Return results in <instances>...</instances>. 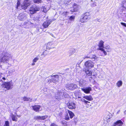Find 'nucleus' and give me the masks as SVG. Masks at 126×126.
<instances>
[{"label":"nucleus","instance_id":"obj_31","mask_svg":"<svg viewBox=\"0 0 126 126\" xmlns=\"http://www.w3.org/2000/svg\"><path fill=\"white\" fill-rule=\"evenodd\" d=\"M33 1L34 3L38 4L42 2V0H34Z\"/></svg>","mask_w":126,"mask_h":126},{"label":"nucleus","instance_id":"obj_37","mask_svg":"<svg viewBox=\"0 0 126 126\" xmlns=\"http://www.w3.org/2000/svg\"><path fill=\"white\" fill-rule=\"evenodd\" d=\"M5 124L6 126H9V121H5Z\"/></svg>","mask_w":126,"mask_h":126},{"label":"nucleus","instance_id":"obj_1","mask_svg":"<svg viewBox=\"0 0 126 126\" xmlns=\"http://www.w3.org/2000/svg\"><path fill=\"white\" fill-rule=\"evenodd\" d=\"M21 1V0H17V6L16 7V8L17 9L21 10V9H24V10H25L30 4L29 0H24L22 4L21 5V9L20 8Z\"/></svg>","mask_w":126,"mask_h":126},{"label":"nucleus","instance_id":"obj_17","mask_svg":"<svg viewBox=\"0 0 126 126\" xmlns=\"http://www.w3.org/2000/svg\"><path fill=\"white\" fill-rule=\"evenodd\" d=\"M50 20L47 21H45L43 23V25L45 28H46L48 27L49 25L51 23V21L50 22Z\"/></svg>","mask_w":126,"mask_h":126},{"label":"nucleus","instance_id":"obj_2","mask_svg":"<svg viewBox=\"0 0 126 126\" xmlns=\"http://www.w3.org/2000/svg\"><path fill=\"white\" fill-rule=\"evenodd\" d=\"M2 54L3 57L1 58L0 60L2 62L7 63L8 61L12 59V56L6 51L3 52Z\"/></svg>","mask_w":126,"mask_h":126},{"label":"nucleus","instance_id":"obj_13","mask_svg":"<svg viewBox=\"0 0 126 126\" xmlns=\"http://www.w3.org/2000/svg\"><path fill=\"white\" fill-rule=\"evenodd\" d=\"M91 90V88L90 87H87L81 89L82 91L87 94L89 93Z\"/></svg>","mask_w":126,"mask_h":126},{"label":"nucleus","instance_id":"obj_7","mask_svg":"<svg viewBox=\"0 0 126 126\" xmlns=\"http://www.w3.org/2000/svg\"><path fill=\"white\" fill-rule=\"evenodd\" d=\"M52 78L49 80L48 82L49 83H50L53 82L54 83H56L58 82V80L59 79V76L58 75H56L52 76Z\"/></svg>","mask_w":126,"mask_h":126},{"label":"nucleus","instance_id":"obj_39","mask_svg":"<svg viewBox=\"0 0 126 126\" xmlns=\"http://www.w3.org/2000/svg\"><path fill=\"white\" fill-rule=\"evenodd\" d=\"M68 13L67 12H63L62 14V15L63 16H66L67 15V13Z\"/></svg>","mask_w":126,"mask_h":126},{"label":"nucleus","instance_id":"obj_25","mask_svg":"<svg viewBox=\"0 0 126 126\" xmlns=\"http://www.w3.org/2000/svg\"><path fill=\"white\" fill-rule=\"evenodd\" d=\"M104 42L102 41H101L99 42L98 45L99 47L103 48L104 47Z\"/></svg>","mask_w":126,"mask_h":126},{"label":"nucleus","instance_id":"obj_48","mask_svg":"<svg viewBox=\"0 0 126 126\" xmlns=\"http://www.w3.org/2000/svg\"><path fill=\"white\" fill-rule=\"evenodd\" d=\"M120 110H118L117 112V114H118L119 113V112H120Z\"/></svg>","mask_w":126,"mask_h":126},{"label":"nucleus","instance_id":"obj_11","mask_svg":"<svg viewBox=\"0 0 126 126\" xmlns=\"http://www.w3.org/2000/svg\"><path fill=\"white\" fill-rule=\"evenodd\" d=\"M91 52L89 53V54H88L87 56H86L84 58H89L92 59L94 61L97 58V57L95 55L90 54Z\"/></svg>","mask_w":126,"mask_h":126},{"label":"nucleus","instance_id":"obj_10","mask_svg":"<svg viewBox=\"0 0 126 126\" xmlns=\"http://www.w3.org/2000/svg\"><path fill=\"white\" fill-rule=\"evenodd\" d=\"M68 108L70 109H75L76 108V104L73 102L69 101L67 104Z\"/></svg>","mask_w":126,"mask_h":126},{"label":"nucleus","instance_id":"obj_5","mask_svg":"<svg viewBox=\"0 0 126 126\" xmlns=\"http://www.w3.org/2000/svg\"><path fill=\"white\" fill-rule=\"evenodd\" d=\"M83 16H84L80 20V22L82 23L87 21V20L89 19L90 18V14L88 12L85 13Z\"/></svg>","mask_w":126,"mask_h":126},{"label":"nucleus","instance_id":"obj_36","mask_svg":"<svg viewBox=\"0 0 126 126\" xmlns=\"http://www.w3.org/2000/svg\"><path fill=\"white\" fill-rule=\"evenodd\" d=\"M109 47L110 46H106L105 47L106 49H108V50L107 51L108 52H110L111 51L110 49H109Z\"/></svg>","mask_w":126,"mask_h":126},{"label":"nucleus","instance_id":"obj_32","mask_svg":"<svg viewBox=\"0 0 126 126\" xmlns=\"http://www.w3.org/2000/svg\"><path fill=\"white\" fill-rule=\"evenodd\" d=\"M62 93H63L62 94V99H63V97L66 98L68 97V94L63 92H62Z\"/></svg>","mask_w":126,"mask_h":126},{"label":"nucleus","instance_id":"obj_21","mask_svg":"<svg viewBox=\"0 0 126 126\" xmlns=\"http://www.w3.org/2000/svg\"><path fill=\"white\" fill-rule=\"evenodd\" d=\"M41 10L43 12L46 13L49 10V9L47 8L45 6H42L41 8Z\"/></svg>","mask_w":126,"mask_h":126},{"label":"nucleus","instance_id":"obj_4","mask_svg":"<svg viewBox=\"0 0 126 126\" xmlns=\"http://www.w3.org/2000/svg\"><path fill=\"white\" fill-rule=\"evenodd\" d=\"M40 10V8L37 6L34 5L32 6L30 8L29 12L31 14H33Z\"/></svg>","mask_w":126,"mask_h":126},{"label":"nucleus","instance_id":"obj_24","mask_svg":"<svg viewBox=\"0 0 126 126\" xmlns=\"http://www.w3.org/2000/svg\"><path fill=\"white\" fill-rule=\"evenodd\" d=\"M85 80L82 79L80 80L79 82V86H82L85 83Z\"/></svg>","mask_w":126,"mask_h":126},{"label":"nucleus","instance_id":"obj_40","mask_svg":"<svg viewBox=\"0 0 126 126\" xmlns=\"http://www.w3.org/2000/svg\"><path fill=\"white\" fill-rule=\"evenodd\" d=\"M74 50L73 49L72 50H70V52L71 53V54H74Z\"/></svg>","mask_w":126,"mask_h":126},{"label":"nucleus","instance_id":"obj_20","mask_svg":"<svg viewBox=\"0 0 126 126\" xmlns=\"http://www.w3.org/2000/svg\"><path fill=\"white\" fill-rule=\"evenodd\" d=\"M83 97L89 101H92L93 100V98L91 95L84 96Z\"/></svg>","mask_w":126,"mask_h":126},{"label":"nucleus","instance_id":"obj_9","mask_svg":"<svg viewBox=\"0 0 126 126\" xmlns=\"http://www.w3.org/2000/svg\"><path fill=\"white\" fill-rule=\"evenodd\" d=\"M27 18V14L24 12L20 13L18 17V18L20 21H24Z\"/></svg>","mask_w":126,"mask_h":126},{"label":"nucleus","instance_id":"obj_45","mask_svg":"<svg viewBox=\"0 0 126 126\" xmlns=\"http://www.w3.org/2000/svg\"><path fill=\"white\" fill-rule=\"evenodd\" d=\"M92 6H96V4H95V3H94L92 5Z\"/></svg>","mask_w":126,"mask_h":126},{"label":"nucleus","instance_id":"obj_43","mask_svg":"<svg viewBox=\"0 0 126 126\" xmlns=\"http://www.w3.org/2000/svg\"><path fill=\"white\" fill-rule=\"evenodd\" d=\"M82 98L80 96V95H79L78 97H77V99L79 100H81V98Z\"/></svg>","mask_w":126,"mask_h":126},{"label":"nucleus","instance_id":"obj_15","mask_svg":"<svg viewBox=\"0 0 126 126\" xmlns=\"http://www.w3.org/2000/svg\"><path fill=\"white\" fill-rule=\"evenodd\" d=\"M62 94L63 93H62V92L60 91L58 92L56 94H55V97L56 98V99H58L59 100L62 99Z\"/></svg>","mask_w":126,"mask_h":126},{"label":"nucleus","instance_id":"obj_12","mask_svg":"<svg viewBox=\"0 0 126 126\" xmlns=\"http://www.w3.org/2000/svg\"><path fill=\"white\" fill-rule=\"evenodd\" d=\"M80 7L78 5H74L73 7L70 9V11L72 12H76L78 11L80 8Z\"/></svg>","mask_w":126,"mask_h":126},{"label":"nucleus","instance_id":"obj_34","mask_svg":"<svg viewBox=\"0 0 126 126\" xmlns=\"http://www.w3.org/2000/svg\"><path fill=\"white\" fill-rule=\"evenodd\" d=\"M80 100L84 102L86 104H87L88 103H90V102L85 100L83 98H81Z\"/></svg>","mask_w":126,"mask_h":126},{"label":"nucleus","instance_id":"obj_23","mask_svg":"<svg viewBox=\"0 0 126 126\" xmlns=\"http://www.w3.org/2000/svg\"><path fill=\"white\" fill-rule=\"evenodd\" d=\"M85 72L86 74V77H88L87 76H91L92 74V72L91 71H90L89 70H87L85 71Z\"/></svg>","mask_w":126,"mask_h":126},{"label":"nucleus","instance_id":"obj_30","mask_svg":"<svg viewBox=\"0 0 126 126\" xmlns=\"http://www.w3.org/2000/svg\"><path fill=\"white\" fill-rule=\"evenodd\" d=\"M122 84V82L121 80L118 81L116 83L117 86L118 87L121 86Z\"/></svg>","mask_w":126,"mask_h":126},{"label":"nucleus","instance_id":"obj_35","mask_svg":"<svg viewBox=\"0 0 126 126\" xmlns=\"http://www.w3.org/2000/svg\"><path fill=\"white\" fill-rule=\"evenodd\" d=\"M65 119V120H69V117L68 116V114L67 113V114L66 115Z\"/></svg>","mask_w":126,"mask_h":126},{"label":"nucleus","instance_id":"obj_8","mask_svg":"<svg viewBox=\"0 0 126 126\" xmlns=\"http://www.w3.org/2000/svg\"><path fill=\"white\" fill-rule=\"evenodd\" d=\"M84 66L87 69H90L94 66V63L92 61L89 60L85 62Z\"/></svg>","mask_w":126,"mask_h":126},{"label":"nucleus","instance_id":"obj_3","mask_svg":"<svg viewBox=\"0 0 126 126\" xmlns=\"http://www.w3.org/2000/svg\"><path fill=\"white\" fill-rule=\"evenodd\" d=\"M67 89L72 91L78 88L76 84L74 83H68L66 86Z\"/></svg>","mask_w":126,"mask_h":126},{"label":"nucleus","instance_id":"obj_19","mask_svg":"<svg viewBox=\"0 0 126 126\" xmlns=\"http://www.w3.org/2000/svg\"><path fill=\"white\" fill-rule=\"evenodd\" d=\"M53 45V43L52 42H49L48 43L47 45L46 46V48L47 49H50L54 48L53 47H51Z\"/></svg>","mask_w":126,"mask_h":126},{"label":"nucleus","instance_id":"obj_26","mask_svg":"<svg viewBox=\"0 0 126 126\" xmlns=\"http://www.w3.org/2000/svg\"><path fill=\"white\" fill-rule=\"evenodd\" d=\"M11 116L13 121H17V118L16 117V116L15 115L12 114L11 115Z\"/></svg>","mask_w":126,"mask_h":126},{"label":"nucleus","instance_id":"obj_41","mask_svg":"<svg viewBox=\"0 0 126 126\" xmlns=\"http://www.w3.org/2000/svg\"><path fill=\"white\" fill-rule=\"evenodd\" d=\"M50 126H58L56 124L54 123L51 124Z\"/></svg>","mask_w":126,"mask_h":126},{"label":"nucleus","instance_id":"obj_27","mask_svg":"<svg viewBox=\"0 0 126 126\" xmlns=\"http://www.w3.org/2000/svg\"><path fill=\"white\" fill-rule=\"evenodd\" d=\"M39 55H38L33 60L32 62L33 63L36 62L39 60Z\"/></svg>","mask_w":126,"mask_h":126},{"label":"nucleus","instance_id":"obj_29","mask_svg":"<svg viewBox=\"0 0 126 126\" xmlns=\"http://www.w3.org/2000/svg\"><path fill=\"white\" fill-rule=\"evenodd\" d=\"M23 99L24 101H31L32 99L30 98H28L26 96H24L23 98Z\"/></svg>","mask_w":126,"mask_h":126},{"label":"nucleus","instance_id":"obj_22","mask_svg":"<svg viewBox=\"0 0 126 126\" xmlns=\"http://www.w3.org/2000/svg\"><path fill=\"white\" fill-rule=\"evenodd\" d=\"M68 113L69 115L70 118L71 119L73 118V117L75 116V115L73 113L72 111L69 110H68Z\"/></svg>","mask_w":126,"mask_h":126},{"label":"nucleus","instance_id":"obj_28","mask_svg":"<svg viewBox=\"0 0 126 126\" xmlns=\"http://www.w3.org/2000/svg\"><path fill=\"white\" fill-rule=\"evenodd\" d=\"M97 49L98 50H100L102 51L103 52V53L105 55H106L107 54V53L104 50V49L103 48H102L100 47H98L97 48Z\"/></svg>","mask_w":126,"mask_h":126},{"label":"nucleus","instance_id":"obj_14","mask_svg":"<svg viewBox=\"0 0 126 126\" xmlns=\"http://www.w3.org/2000/svg\"><path fill=\"white\" fill-rule=\"evenodd\" d=\"M123 122L120 120L117 121L116 122L114 123L111 126H123Z\"/></svg>","mask_w":126,"mask_h":126},{"label":"nucleus","instance_id":"obj_16","mask_svg":"<svg viewBox=\"0 0 126 126\" xmlns=\"http://www.w3.org/2000/svg\"><path fill=\"white\" fill-rule=\"evenodd\" d=\"M48 117L47 115H45L43 116H35L34 117V118L37 120H44L46 118H47Z\"/></svg>","mask_w":126,"mask_h":126},{"label":"nucleus","instance_id":"obj_50","mask_svg":"<svg viewBox=\"0 0 126 126\" xmlns=\"http://www.w3.org/2000/svg\"><path fill=\"white\" fill-rule=\"evenodd\" d=\"M50 35H51L52 37H54V36H53V35L52 34H50Z\"/></svg>","mask_w":126,"mask_h":126},{"label":"nucleus","instance_id":"obj_33","mask_svg":"<svg viewBox=\"0 0 126 126\" xmlns=\"http://www.w3.org/2000/svg\"><path fill=\"white\" fill-rule=\"evenodd\" d=\"M80 93L78 92H76L74 93V95L76 97H75L76 99H77V97L79 95Z\"/></svg>","mask_w":126,"mask_h":126},{"label":"nucleus","instance_id":"obj_49","mask_svg":"<svg viewBox=\"0 0 126 126\" xmlns=\"http://www.w3.org/2000/svg\"><path fill=\"white\" fill-rule=\"evenodd\" d=\"M2 79H3L4 80H5V78H4V77H3V78H2Z\"/></svg>","mask_w":126,"mask_h":126},{"label":"nucleus","instance_id":"obj_51","mask_svg":"<svg viewBox=\"0 0 126 126\" xmlns=\"http://www.w3.org/2000/svg\"><path fill=\"white\" fill-rule=\"evenodd\" d=\"M64 4H67V3H65V2L64 3Z\"/></svg>","mask_w":126,"mask_h":126},{"label":"nucleus","instance_id":"obj_18","mask_svg":"<svg viewBox=\"0 0 126 126\" xmlns=\"http://www.w3.org/2000/svg\"><path fill=\"white\" fill-rule=\"evenodd\" d=\"M33 110L36 112L38 111L41 108V106L38 105H35L32 107Z\"/></svg>","mask_w":126,"mask_h":126},{"label":"nucleus","instance_id":"obj_38","mask_svg":"<svg viewBox=\"0 0 126 126\" xmlns=\"http://www.w3.org/2000/svg\"><path fill=\"white\" fill-rule=\"evenodd\" d=\"M75 17L73 16H71L69 18V19L71 20H72L74 19Z\"/></svg>","mask_w":126,"mask_h":126},{"label":"nucleus","instance_id":"obj_44","mask_svg":"<svg viewBox=\"0 0 126 126\" xmlns=\"http://www.w3.org/2000/svg\"><path fill=\"white\" fill-rule=\"evenodd\" d=\"M96 20L97 21H98L99 22H100L101 21V20H100V19H96Z\"/></svg>","mask_w":126,"mask_h":126},{"label":"nucleus","instance_id":"obj_47","mask_svg":"<svg viewBox=\"0 0 126 126\" xmlns=\"http://www.w3.org/2000/svg\"><path fill=\"white\" fill-rule=\"evenodd\" d=\"M35 64V63H33L32 64V65H34Z\"/></svg>","mask_w":126,"mask_h":126},{"label":"nucleus","instance_id":"obj_42","mask_svg":"<svg viewBox=\"0 0 126 126\" xmlns=\"http://www.w3.org/2000/svg\"><path fill=\"white\" fill-rule=\"evenodd\" d=\"M121 23L122 25H123L126 27V23L123 22H121Z\"/></svg>","mask_w":126,"mask_h":126},{"label":"nucleus","instance_id":"obj_46","mask_svg":"<svg viewBox=\"0 0 126 126\" xmlns=\"http://www.w3.org/2000/svg\"><path fill=\"white\" fill-rule=\"evenodd\" d=\"M44 52H43L42 54H41V56H42V55H44Z\"/></svg>","mask_w":126,"mask_h":126},{"label":"nucleus","instance_id":"obj_6","mask_svg":"<svg viewBox=\"0 0 126 126\" xmlns=\"http://www.w3.org/2000/svg\"><path fill=\"white\" fill-rule=\"evenodd\" d=\"M2 86L3 87L9 90L12 89L13 84L10 82H4L2 84Z\"/></svg>","mask_w":126,"mask_h":126}]
</instances>
